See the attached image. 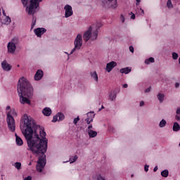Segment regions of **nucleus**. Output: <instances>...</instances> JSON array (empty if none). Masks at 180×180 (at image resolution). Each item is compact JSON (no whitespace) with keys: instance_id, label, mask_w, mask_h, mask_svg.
Wrapping results in <instances>:
<instances>
[{"instance_id":"nucleus-1","label":"nucleus","mask_w":180,"mask_h":180,"mask_svg":"<svg viewBox=\"0 0 180 180\" xmlns=\"http://www.w3.org/2000/svg\"><path fill=\"white\" fill-rule=\"evenodd\" d=\"M22 133L27 141L28 148L34 155H39L36 166L37 171L41 172L46 167L47 160V144L49 139L46 138L47 134L44 127L36 124V121L32 117L24 115V125Z\"/></svg>"},{"instance_id":"nucleus-2","label":"nucleus","mask_w":180,"mask_h":180,"mask_svg":"<svg viewBox=\"0 0 180 180\" xmlns=\"http://www.w3.org/2000/svg\"><path fill=\"white\" fill-rule=\"evenodd\" d=\"M17 91L20 103L30 105V98L33 97V86H32L29 80L25 77H21L18 80Z\"/></svg>"},{"instance_id":"nucleus-3","label":"nucleus","mask_w":180,"mask_h":180,"mask_svg":"<svg viewBox=\"0 0 180 180\" xmlns=\"http://www.w3.org/2000/svg\"><path fill=\"white\" fill-rule=\"evenodd\" d=\"M40 2H43V0H30V6H27L26 8L28 15L32 16L31 30L34 29V26H36L37 19L34 16V13H37V12H39L40 9Z\"/></svg>"},{"instance_id":"nucleus-4","label":"nucleus","mask_w":180,"mask_h":180,"mask_svg":"<svg viewBox=\"0 0 180 180\" xmlns=\"http://www.w3.org/2000/svg\"><path fill=\"white\" fill-rule=\"evenodd\" d=\"M18 116V114L16 113V111L15 110H11V112H8L7 113V118L6 122L8 124V128L10 130V131H15L16 130V124H15V118L12 116Z\"/></svg>"},{"instance_id":"nucleus-5","label":"nucleus","mask_w":180,"mask_h":180,"mask_svg":"<svg viewBox=\"0 0 180 180\" xmlns=\"http://www.w3.org/2000/svg\"><path fill=\"white\" fill-rule=\"evenodd\" d=\"M82 35L81 34H78L75 39L74 41V46L75 47L72 49L70 54H74L77 50H81V48L82 47Z\"/></svg>"},{"instance_id":"nucleus-6","label":"nucleus","mask_w":180,"mask_h":180,"mask_svg":"<svg viewBox=\"0 0 180 180\" xmlns=\"http://www.w3.org/2000/svg\"><path fill=\"white\" fill-rule=\"evenodd\" d=\"M19 39L18 38H13L11 41L7 44L8 52L10 54H13L16 51V45L18 44Z\"/></svg>"},{"instance_id":"nucleus-7","label":"nucleus","mask_w":180,"mask_h":180,"mask_svg":"<svg viewBox=\"0 0 180 180\" xmlns=\"http://www.w3.org/2000/svg\"><path fill=\"white\" fill-rule=\"evenodd\" d=\"M102 5L105 8L116 9L117 7V0H102Z\"/></svg>"},{"instance_id":"nucleus-8","label":"nucleus","mask_w":180,"mask_h":180,"mask_svg":"<svg viewBox=\"0 0 180 180\" xmlns=\"http://www.w3.org/2000/svg\"><path fill=\"white\" fill-rule=\"evenodd\" d=\"M65 9V18H70L74 15V11H72V7L68 4L65 5L64 7Z\"/></svg>"},{"instance_id":"nucleus-9","label":"nucleus","mask_w":180,"mask_h":180,"mask_svg":"<svg viewBox=\"0 0 180 180\" xmlns=\"http://www.w3.org/2000/svg\"><path fill=\"white\" fill-rule=\"evenodd\" d=\"M47 32V30L44 27H38L34 29V32L35 33L37 37H41Z\"/></svg>"},{"instance_id":"nucleus-10","label":"nucleus","mask_w":180,"mask_h":180,"mask_svg":"<svg viewBox=\"0 0 180 180\" xmlns=\"http://www.w3.org/2000/svg\"><path fill=\"white\" fill-rule=\"evenodd\" d=\"M63 119H65V116L62 112H58L52 120L53 123H56V122H61Z\"/></svg>"},{"instance_id":"nucleus-11","label":"nucleus","mask_w":180,"mask_h":180,"mask_svg":"<svg viewBox=\"0 0 180 180\" xmlns=\"http://www.w3.org/2000/svg\"><path fill=\"white\" fill-rule=\"evenodd\" d=\"M92 36V27H90L87 31H86L83 35L84 40L86 42L89 41V39H91Z\"/></svg>"},{"instance_id":"nucleus-12","label":"nucleus","mask_w":180,"mask_h":180,"mask_svg":"<svg viewBox=\"0 0 180 180\" xmlns=\"http://www.w3.org/2000/svg\"><path fill=\"white\" fill-rule=\"evenodd\" d=\"M118 94H119V91H117V89L111 91L108 95V98L110 101H111V102H113L114 101H115Z\"/></svg>"},{"instance_id":"nucleus-13","label":"nucleus","mask_w":180,"mask_h":180,"mask_svg":"<svg viewBox=\"0 0 180 180\" xmlns=\"http://www.w3.org/2000/svg\"><path fill=\"white\" fill-rule=\"evenodd\" d=\"M116 65H117V63L115 61H111L107 63L105 68L107 72H110V71H112V70H113L114 68L116 67Z\"/></svg>"},{"instance_id":"nucleus-14","label":"nucleus","mask_w":180,"mask_h":180,"mask_svg":"<svg viewBox=\"0 0 180 180\" xmlns=\"http://www.w3.org/2000/svg\"><path fill=\"white\" fill-rule=\"evenodd\" d=\"M43 75H44L43 70H38L36 72L34 78L35 81H40V79H41V78H43Z\"/></svg>"},{"instance_id":"nucleus-15","label":"nucleus","mask_w":180,"mask_h":180,"mask_svg":"<svg viewBox=\"0 0 180 180\" xmlns=\"http://www.w3.org/2000/svg\"><path fill=\"white\" fill-rule=\"evenodd\" d=\"M1 67L4 70V71H11L12 70V66L9 65V63H6V60H4L1 63Z\"/></svg>"},{"instance_id":"nucleus-16","label":"nucleus","mask_w":180,"mask_h":180,"mask_svg":"<svg viewBox=\"0 0 180 180\" xmlns=\"http://www.w3.org/2000/svg\"><path fill=\"white\" fill-rule=\"evenodd\" d=\"M42 113L44 116H51V108L46 107L42 110Z\"/></svg>"},{"instance_id":"nucleus-17","label":"nucleus","mask_w":180,"mask_h":180,"mask_svg":"<svg viewBox=\"0 0 180 180\" xmlns=\"http://www.w3.org/2000/svg\"><path fill=\"white\" fill-rule=\"evenodd\" d=\"M120 72H121V74H125V75L129 74V72H131V68H129V67L123 68L120 70Z\"/></svg>"},{"instance_id":"nucleus-18","label":"nucleus","mask_w":180,"mask_h":180,"mask_svg":"<svg viewBox=\"0 0 180 180\" xmlns=\"http://www.w3.org/2000/svg\"><path fill=\"white\" fill-rule=\"evenodd\" d=\"M15 143L17 146H23V140L20 136H18V134H15Z\"/></svg>"},{"instance_id":"nucleus-19","label":"nucleus","mask_w":180,"mask_h":180,"mask_svg":"<svg viewBox=\"0 0 180 180\" xmlns=\"http://www.w3.org/2000/svg\"><path fill=\"white\" fill-rule=\"evenodd\" d=\"M87 133L90 139H94L98 136V132L96 131L91 130L89 131Z\"/></svg>"},{"instance_id":"nucleus-20","label":"nucleus","mask_w":180,"mask_h":180,"mask_svg":"<svg viewBox=\"0 0 180 180\" xmlns=\"http://www.w3.org/2000/svg\"><path fill=\"white\" fill-rule=\"evenodd\" d=\"M157 98L159 101V102L160 103H162V102H164V99L165 98V95L162 93H159L158 95H157Z\"/></svg>"},{"instance_id":"nucleus-21","label":"nucleus","mask_w":180,"mask_h":180,"mask_svg":"<svg viewBox=\"0 0 180 180\" xmlns=\"http://www.w3.org/2000/svg\"><path fill=\"white\" fill-rule=\"evenodd\" d=\"M98 29L93 31V32L91 33V41H94V40H96V39H98Z\"/></svg>"},{"instance_id":"nucleus-22","label":"nucleus","mask_w":180,"mask_h":180,"mask_svg":"<svg viewBox=\"0 0 180 180\" xmlns=\"http://www.w3.org/2000/svg\"><path fill=\"white\" fill-rule=\"evenodd\" d=\"M90 75L96 82H98V73H96V71L90 72Z\"/></svg>"},{"instance_id":"nucleus-23","label":"nucleus","mask_w":180,"mask_h":180,"mask_svg":"<svg viewBox=\"0 0 180 180\" xmlns=\"http://www.w3.org/2000/svg\"><path fill=\"white\" fill-rule=\"evenodd\" d=\"M87 119H91V120H94V118L95 117V112L94 111H90L87 112Z\"/></svg>"},{"instance_id":"nucleus-24","label":"nucleus","mask_w":180,"mask_h":180,"mask_svg":"<svg viewBox=\"0 0 180 180\" xmlns=\"http://www.w3.org/2000/svg\"><path fill=\"white\" fill-rule=\"evenodd\" d=\"M180 131V126L178 122H174L173 124V131Z\"/></svg>"},{"instance_id":"nucleus-25","label":"nucleus","mask_w":180,"mask_h":180,"mask_svg":"<svg viewBox=\"0 0 180 180\" xmlns=\"http://www.w3.org/2000/svg\"><path fill=\"white\" fill-rule=\"evenodd\" d=\"M167 126V120L162 119L160 123H159V127L162 129L163 127H165Z\"/></svg>"},{"instance_id":"nucleus-26","label":"nucleus","mask_w":180,"mask_h":180,"mask_svg":"<svg viewBox=\"0 0 180 180\" xmlns=\"http://www.w3.org/2000/svg\"><path fill=\"white\" fill-rule=\"evenodd\" d=\"M169 174V172L168 169H165L161 172V175L163 176V178H168V175Z\"/></svg>"},{"instance_id":"nucleus-27","label":"nucleus","mask_w":180,"mask_h":180,"mask_svg":"<svg viewBox=\"0 0 180 180\" xmlns=\"http://www.w3.org/2000/svg\"><path fill=\"white\" fill-rule=\"evenodd\" d=\"M78 160V155H75V156H72L70 159L69 161L70 162V164H72L73 162H75Z\"/></svg>"},{"instance_id":"nucleus-28","label":"nucleus","mask_w":180,"mask_h":180,"mask_svg":"<svg viewBox=\"0 0 180 180\" xmlns=\"http://www.w3.org/2000/svg\"><path fill=\"white\" fill-rule=\"evenodd\" d=\"M11 22H12V20H11L10 17H6L3 21V23L4 25H9Z\"/></svg>"},{"instance_id":"nucleus-29","label":"nucleus","mask_w":180,"mask_h":180,"mask_svg":"<svg viewBox=\"0 0 180 180\" xmlns=\"http://www.w3.org/2000/svg\"><path fill=\"white\" fill-rule=\"evenodd\" d=\"M14 167L16 169H20L22 168V163L20 162H16L14 163Z\"/></svg>"},{"instance_id":"nucleus-30","label":"nucleus","mask_w":180,"mask_h":180,"mask_svg":"<svg viewBox=\"0 0 180 180\" xmlns=\"http://www.w3.org/2000/svg\"><path fill=\"white\" fill-rule=\"evenodd\" d=\"M155 60H154V58L153 57H150L146 60H145V64H150V63H154Z\"/></svg>"},{"instance_id":"nucleus-31","label":"nucleus","mask_w":180,"mask_h":180,"mask_svg":"<svg viewBox=\"0 0 180 180\" xmlns=\"http://www.w3.org/2000/svg\"><path fill=\"white\" fill-rule=\"evenodd\" d=\"M167 6L169 9H172V8H174V5H172V1L171 0H167Z\"/></svg>"},{"instance_id":"nucleus-32","label":"nucleus","mask_w":180,"mask_h":180,"mask_svg":"<svg viewBox=\"0 0 180 180\" xmlns=\"http://www.w3.org/2000/svg\"><path fill=\"white\" fill-rule=\"evenodd\" d=\"M172 56L173 60H178V57H179L178 53H176V52H173Z\"/></svg>"},{"instance_id":"nucleus-33","label":"nucleus","mask_w":180,"mask_h":180,"mask_svg":"<svg viewBox=\"0 0 180 180\" xmlns=\"http://www.w3.org/2000/svg\"><path fill=\"white\" fill-rule=\"evenodd\" d=\"M85 122L87 123V124H91L94 122V120L92 118H86Z\"/></svg>"},{"instance_id":"nucleus-34","label":"nucleus","mask_w":180,"mask_h":180,"mask_svg":"<svg viewBox=\"0 0 180 180\" xmlns=\"http://www.w3.org/2000/svg\"><path fill=\"white\" fill-rule=\"evenodd\" d=\"M30 0H21V2L24 6H27V4L29 3Z\"/></svg>"},{"instance_id":"nucleus-35","label":"nucleus","mask_w":180,"mask_h":180,"mask_svg":"<svg viewBox=\"0 0 180 180\" xmlns=\"http://www.w3.org/2000/svg\"><path fill=\"white\" fill-rule=\"evenodd\" d=\"M93 126H92V124H89V125L88 126V127H87V129H86V131H91L92 130V129H93Z\"/></svg>"},{"instance_id":"nucleus-36","label":"nucleus","mask_w":180,"mask_h":180,"mask_svg":"<svg viewBox=\"0 0 180 180\" xmlns=\"http://www.w3.org/2000/svg\"><path fill=\"white\" fill-rule=\"evenodd\" d=\"M79 120V116H78L77 117L75 118L74 120H73L74 124H77V123H78Z\"/></svg>"},{"instance_id":"nucleus-37","label":"nucleus","mask_w":180,"mask_h":180,"mask_svg":"<svg viewBox=\"0 0 180 180\" xmlns=\"http://www.w3.org/2000/svg\"><path fill=\"white\" fill-rule=\"evenodd\" d=\"M148 168H150V166L148 165H146L144 166V171H145V172H148Z\"/></svg>"},{"instance_id":"nucleus-38","label":"nucleus","mask_w":180,"mask_h":180,"mask_svg":"<svg viewBox=\"0 0 180 180\" xmlns=\"http://www.w3.org/2000/svg\"><path fill=\"white\" fill-rule=\"evenodd\" d=\"M129 51H131V53H134V48L131 46H129Z\"/></svg>"},{"instance_id":"nucleus-39","label":"nucleus","mask_w":180,"mask_h":180,"mask_svg":"<svg viewBox=\"0 0 180 180\" xmlns=\"http://www.w3.org/2000/svg\"><path fill=\"white\" fill-rule=\"evenodd\" d=\"M131 19H136V15L133 12H131Z\"/></svg>"},{"instance_id":"nucleus-40","label":"nucleus","mask_w":180,"mask_h":180,"mask_svg":"<svg viewBox=\"0 0 180 180\" xmlns=\"http://www.w3.org/2000/svg\"><path fill=\"white\" fill-rule=\"evenodd\" d=\"M150 91H151V87H148V88H147L146 89H145L146 94L150 92Z\"/></svg>"},{"instance_id":"nucleus-41","label":"nucleus","mask_w":180,"mask_h":180,"mask_svg":"<svg viewBox=\"0 0 180 180\" xmlns=\"http://www.w3.org/2000/svg\"><path fill=\"white\" fill-rule=\"evenodd\" d=\"M24 180H32V176H28L24 179Z\"/></svg>"},{"instance_id":"nucleus-42","label":"nucleus","mask_w":180,"mask_h":180,"mask_svg":"<svg viewBox=\"0 0 180 180\" xmlns=\"http://www.w3.org/2000/svg\"><path fill=\"white\" fill-rule=\"evenodd\" d=\"M175 119L177 120V122H180V116L179 115H176Z\"/></svg>"},{"instance_id":"nucleus-43","label":"nucleus","mask_w":180,"mask_h":180,"mask_svg":"<svg viewBox=\"0 0 180 180\" xmlns=\"http://www.w3.org/2000/svg\"><path fill=\"white\" fill-rule=\"evenodd\" d=\"M136 6L140 5V3L141 2V0H136Z\"/></svg>"},{"instance_id":"nucleus-44","label":"nucleus","mask_w":180,"mask_h":180,"mask_svg":"<svg viewBox=\"0 0 180 180\" xmlns=\"http://www.w3.org/2000/svg\"><path fill=\"white\" fill-rule=\"evenodd\" d=\"M139 105H140L141 108H142V106H144V101H140Z\"/></svg>"},{"instance_id":"nucleus-45","label":"nucleus","mask_w":180,"mask_h":180,"mask_svg":"<svg viewBox=\"0 0 180 180\" xmlns=\"http://www.w3.org/2000/svg\"><path fill=\"white\" fill-rule=\"evenodd\" d=\"M157 171H158V166H155L153 169L154 172H157Z\"/></svg>"},{"instance_id":"nucleus-46","label":"nucleus","mask_w":180,"mask_h":180,"mask_svg":"<svg viewBox=\"0 0 180 180\" xmlns=\"http://www.w3.org/2000/svg\"><path fill=\"white\" fill-rule=\"evenodd\" d=\"M121 20L122 23H124V16H123V15H121Z\"/></svg>"},{"instance_id":"nucleus-47","label":"nucleus","mask_w":180,"mask_h":180,"mask_svg":"<svg viewBox=\"0 0 180 180\" xmlns=\"http://www.w3.org/2000/svg\"><path fill=\"white\" fill-rule=\"evenodd\" d=\"M176 113V115H180V108H177Z\"/></svg>"},{"instance_id":"nucleus-48","label":"nucleus","mask_w":180,"mask_h":180,"mask_svg":"<svg viewBox=\"0 0 180 180\" xmlns=\"http://www.w3.org/2000/svg\"><path fill=\"white\" fill-rule=\"evenodd\" d=\"M174 86L175 88H179V82L175 83Z\"/></svg>"},{"instance_id":"nucleus-49","label":"nucleus","mask_w":180,"mask_h":180,"mask_svg":"<svg viewBox=\"0 0 180 180\" xmlns=\"http://www.w3.org/2000/svg\"><path fill=\"white\" fill-rule=\"evenodd\" d=\"M65 54L68 55V59L70 58V56H71V53H68V52H65Z\"/></svg>"},{"instance_id":"nucleus-50","label":"nucleus","mask_w":180,"mask_h":180,"mask_svg":"<svg viewBox=\"0 0 180 180\" xmlns=\"http://www.w3.org/2000/svg\"><path fill=\"white\" fill-rule=\"evenodd\" d=\"M123 88H127V86H129V85L127 84H123Z\"/></svg>"},{"instance_id":"nucleus-51","label":"nucleus","mask_w":180,"mask_h":180,"mask_svg":"<svg viewBox=\"0 0 180 180\" xmlns=\"http://www.w3.org/2000/svg\"><path fill=\"white\" fill-rule=\"evenodd\" d=\"M6 109V110H9L11 109V106L8 105Z\"/></svg>"},{"instance_id":"nucleus-52","label":"nucleus","mask_w":180,"mask_h":180,"mask_svg":"<svg viewBox=\"0 0 180 180\" xmlns=\"http://www.w3.org/2000/svg\"><path fill=\"white\" fill-rule=\"evenodd\" d=\"M140 11H141V13H142L143 15H144V10L140 8Z\"/></svg>"},{"instance_id":"nucleus-53","label":"nucleus","mask_w":180,"mask_h":180,"mask_svg":"<svg viewBox=\"0 0 180 180\" xmlns=\"http://www.w3.org/2000/svg\"><path fill=\"white\" fill-rule=\"evenodd\" d=\"M3 15H4V16H6V13H5V10H3Z\"/></svg>"},{"instance_id":"nucleus-54","label":"nucleus","mask_w":180,"mask_h":180,"mask_svg":"<svg viewBox=\"0 0 180 180\" xmlns=\"http://www.w3.org/2000/svg\"><path fill=\"white\" fill-rule=\"evenodd\" d=\"M105 108V107H103V105H102L101 106V109H104Z\"/></svg>"},{"instance_id":"nucleus-55","label":"nucleus","mask_w":180,"mask_h":180,"mask_svg":"<svg viewBox=\"0 0 180 180\" xmlns=\"http://www.w3.org/2000/svg\"><path fill=\"white\" fill-rule=\"evenodd\" d=\"M28 165H32V162H30L28 164Z\"/></svg>"},{"instance_id":"nucleus-56","label":"nucleus","mask_w":180,"mask_h":180,"mask_svg":"<svg viewBox=\"0 0 180 180\" xmlns=\"http://www.w3.org/2000/svg\"><path fill=\"white\" fill-rule=\"evenodd\" d=\"M99 111L102 110V108L98 109Z\"/></svg>"},{"instance_id":"nucleus-57","label":"nucleus","mask_w":180,"mask_h":180,"mask_svg":"<svg viewBox=\"0 0 180 180\" xmlns=\"http://www.w3.org/2000/svg\"><path fill=\"white\" fill-rule=\"evenodd\" d=\"M179 147H180V142H179Z\"/></svg>"},{"instance_id":"nucleus-58","label":"nucleus","mask_w":180,"mask_h":180,"mask_svg":"<svg viewBox=\"0 0 180 180\" xmlns=\"http://www.w3.org/2000/svg\"><path fill=\"white\" fill-rule=\"evenodd\" d=\"M131 176H133V174L131 175Z\"/></svg>"}]
</instances>
